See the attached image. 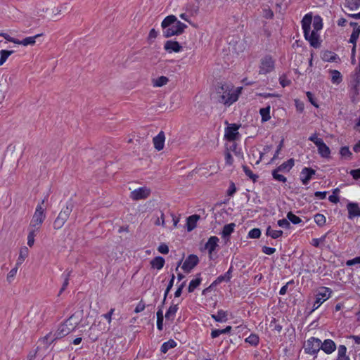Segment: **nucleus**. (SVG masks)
Returning a JSON list of instances; mask_svg holds the SVG:
<instances>
[{"instance_id":"5701e85b","label":"nucleus","mask_w":360,"mask_h":360,"mask_svg":"<svg viewBox=\"0 0 360 360\" xmlns=\"http://www.w3.org/2000/svg\"><path fill=\"white\" fill-rule=\"evenodd\" d=\"M236 227L235 223H230L229 224H226L222 229L221 231V237L223 238H228L231 236V234L234 231Z\"/></svg>"},{"instance_id":"0eeeda50","label":"nucleus","mask_w":360,"mask_h":360,"mask_svg":"<svg viewBox=\"0 0 360 360\" xmlns=\"http://www.w3.org/2000/svg\"><path fill=\"white\" fill-rule=\"evenodd\" d=\"M321 340L311 337L307 340L304 345V352L309 354H316L321 349Z\"/></svg>"},{"instance_id":"58836bf2","label":"nucleus","mask_w":360,"mask_h":360,"mask_svg":"<svg viewBox=\"0 0 360 360\" xmlns=\"http://www.w3.org/2000/svg\"><path fill=\"white\" fill-rule=\"evenodd\" d=\"M169 79L165 76H161L156 79H153V84L154 86L160 87L167 84Z\"/></svg>"},{"instance_id":"f03ea898","label":"nucleus","mask_w":360,"mask_h":360,"mask_svg":"<svg viewBox=\"0 0 360 360\" xmlns=\"http://www.w3.org/2000/svg\"><path fill=\"white\" fill-rule=\"evenodd\" d=\"M212 98L217 103L230 106L238 98V94L232 92V89L226 84H219L212 95Z\"/></svg>"},{"instance_id":"f257e3e1","label":"nucleus","mask_w":360,"mask_h":360,"mask_svg":"<svg viewBox=\"0 0 360 360\" xmlns=\"http://www.w3.org/2000/svg\"><path fill=\"white\" fill-rule=\"evenodd\" d=\"M163 36L169 38L174 35H179L184 32L187 25L178 20L176 16L170 15L167 16L162 22Z\"/></svg>"},{"instance_id":"603ef678","label":"nucleus","mask_w":360,"mask_h":360,"mask_svg":"<svg viewBox=\"0 0 360 360\" xmlns=\"http://www.w3.org/2000/svg\"><path fill=\"white\" fill-rule=\"evenodd\" d=\"M340 154L342 157H348L350 158L352 156V153L347 146H343L340 148Z\"/></svg>"},{"instance_id":"5fc2aeb1","label":"nucleus","mask_w":360,"mask_h":360,"mask_svg":"<svg viewBox=\"0 0 360 360\" xmlns=\"http://www.w3.org/2000/svg\"><path fill=\"white\" fill-rule=\"evenodd\" d=\"M309 140L312 141L316 146L323 141V139L318 138L316 134H314L309 137Z\"/></svg>"},{"instance_id":"052dcab7","label":"nucleus","mask_w":360,"mask_h":360,"mask_svg":"<svg viewBox=\"0 0 360 360\" xmlns=\"http://www.w3.org/2000/svg\"><path fill=\"white\" fill-rule=\"evenodd\" d=\"M165 215H164V213L162 212H160V218H159L158 217L156 221H155V224L156 226H160V225H162V226H165Z\"/></svg>"},{"instance_id":"7ed1b4c3","label":"nucleus","mask_w":360,"mask_h":360,"mask_svg":"<svg viewBox=\"0 0 360 360\" xmlns=\"http://www.w3.org/2000/svg\"><path fill=\"white\" fill-rule=\"evenodd\" d=\"M75 316H71L65 322L60 326L57 332L52 335L49 333L43 338V342H46L47 345H50L55 340L61 338L68 335L78 325V321H74Z\"/></svg>"},{"instance_id":"c85d7f7f","label":"nucleus","mask_w":360,"mask_h":360,"mask_svg":"<svg viewBox=\"0 0 360 360\" xmlns=\"http://www.w3.org/2000/svg\"><path fill=\"white\" fill-rule=\"evenodd\" d=\"M211 317L217 322H225L227 320V312L219 310L217 314H212Z\"/></svg>"},{"instance_id":"4be33fe9","label":"nucleus","mask_w":360,"mask_h":360,"mask_svg":"<svg viewBox=\"0 0 360 360\" xmlns=\"http://www.w3.org/2000/svg\"><path fill=\"white\" fill-rule=\"evenodd\" d=\"M295 160L293 158H290L286 162L281 164L276 169L277 171H280L281 172H288L294 166Z\"/></svg>"},{"instance_id":"f3484780","label":"nucleus","mask_w":360,"mask_h":360,"mask_svg":"<svg viewBox=\"0 0 360 360\" xmlns=\"http://www.w3.org/2000/svg\"><path fill=\"white\" fill-rule=\"evenodd\" d=\"M165 141V136L164 131H161L153 139L155 148L160 151L163 149Z\"/></svg>"},{"instance_id":"bb28decb","label":"nucleus","mask_w":360,"mask_h":360,"mask_svg":"<svg viewBox=\"0 0 360 360\" xmlns=\"http://www.w3.org/2000/svg\"><path fill=\"white\" fill-rule=\"evenodd\" d=\"M165 262V259L158 256L150 261V264L153 268L160 270L164 266Z\"/></svg>"},{"instance_id":"ea45409f","label":"nucleus","mask_w":360,"mask_h":360,"mask_svg":"<svg viewBox=\"0 0 360 360\" xmlns=\"http://www.w3.org/2000/svg\"><path fill=\"white\" fill-rule=\"evenodd\" d=\"M29 250L27 247H23L20 250L19 257L18 259L17 265L20 264L28 256Z\"/></svg>"},{"instance_id":"79ce46f5","label":"nucleus","mask_w":360,"mask_h":360,"mask_svg":"<svg viewBox=\"0 0 360 360\" xmlns=\"http://www.w3.org/2000/svg\"><path fill=\"white\" fill-rule=\"evenodd\" d=\"M313 27H314V30L316 32H318L322 29L323 22H322V19L320 16L316 15L314 17V22H313Z\"/></svg>"},{"instance_id":"2f4dec72","label":"nucleus","mask_w":360,"mask_h":360,"mask_svg":"<svg viewBox=\"0 0 360 360\" xmlns=\"http://www.w3.org/2000/svg\"><path fill=\"white\" fill-rule=\"evenodd\" d=\"M201 281L202 278H200V274H197L196 278L195 279L191 281L188 288V292H193L195 290V289L200 285Z\"/></svg>"},{"instance_id":"b1692460","label":"nucleus","mask_w":360,"mask_h":360,"mask_svg":"<svg viewBox=\"0 0 360 360\" xmlns=\"http://www.w3.org/2000/svg\"><path fill=\"white\" fill-rule=\"evenodd\" d=\"M318 152L322 158H329L330 154V150L328 146L323 141L317 146Z\"/></svg>"},{"instance_id":"338daca9","label":"nucleus","mask_w":360,"mask_h":360,"mask_svg":"<svg viewBox=\"0 0 360 360\" xmlns=\"http://www.w3.org/2000/svg\"><path fill=\"white\" fill-rule=\"evenodd\" d=\"M262 252L268 255H271L276 252V249L274 248L264 246L262 248Z\"/></svg>"},{"instance_id":"69168bd1","label":"nucleus","mask_w":360,"mask_h":360,"mask_svg":"<svg viewBox=\"0 0 360 360\" xmlns=\"http://www.w3.org/2000/svg\"><path fill=\"white\" fill-rule=\"evenodd\" d=\"M18 271V267L13 268L8 274L7 280L11 282V278H14Z\"/></svg>"},{"instance_id":"774afa93","label":"nucleus","mask_w":360,"mask_h":360,"mask_svg":"<svg viewBox=\"0 0 360 360\" xmlns=\"http://www.w3.org/2000/svg\"><path fill=\"white\" fill-rule=\"evenodd\" d=\"M349 173L354 179H360V169H352Z\"/></svg>"},{"instance_id":"393cba45","label":"nucleus","mask_w":360,"mask_h":360,"mask_svg":"<svg viewBox=\"0 0 360 360\" xmlns=\"http://www.w3.org/2000/svg\"><path fill=\"white\" fill-rule=\"evenodd\" d=\"M233 267L231 266L228 271L224 275H221L212 283V285H217L223 281L228 282L231 278V272Z\"/></svg>"},{"instance_id":"0e129e2a","label":"nucleus","mask_w":360,"mask_h":360,"mask_svg":"<svg viewBox=\"0 0 360 360\" xmlns=\"http://www.w3.org/2000/svg\"><path fill=\"white\" fill-rule=\"evenodd\" d=\"M236 192V187L233 182H231L229 188L227 191V195L232 196Z\"/></svg>"},{"instance_id":"f8f14e48","label":"nucleus","mask_w":360,"mask_h":360,"mask_svg":"<svg viewBox=\"0 0 360 360\" xmlns=\"http://www.w3.org/2000/svg\"><path fill=\"white\" fill-rule=\"evenodd\" d=\"M150 191L146 187H141L131 192L130 197L134 200H142L148 198Z\"/></svg>"},{"instance_id":"6ab92c4d","label":"nucleus","mask_w":360,"mask_h":360,"mask_svg":"<svg viewBox=\"0 0 360 360\" xmlns=\"http://www.w3.org/2000/svg\"><path fill=\"white\" fill-rule=\"evenodd\" d=\"M219 240L217 236H211L205 243V248L208 250L210 255L216 249Z\"/></svg>"},{"instance_id":"9d476101","label":"nucleus","mask_w":360,"mask_h":360,"mask_svg":"<svg viewBox=\"0 0 360 360\" xmlns=\"http://www.w3.org/2000/svg\"><path fill=\"white\" fill-rule=\"evenodd\" d=\"M199 262V259L195 255H190L184 261L181 268L183 270L189 273Z\"/></svg>"},{"instance_id":"4d7b16f0","label":"nucleus","mask_w":360,"mask_h":360,"mask_svg":"<svg viewBox=\"0 0 360 360\" xmlns=\"http://www.w3.org/2000/svg\"><path fill=\"white\" fill-rule=\"evenodd\" d=\"M278 225L281 227L285 228V229H289L290 226L288 219H282L278 220Z\"/></svg>"},{"instance_id":"6e6d98bb","label":"nucleus","mask_w":360,"mask_h":360,"mask_svg":"<svg viewBox=\"0 0 360 360\" xmlns=\"http://www.w3.org/2000/svg\"><path fill=\"white\" fill-rule=\"evenodd\" d=\"M326 237V235H324L323 236H322L320 238H313L311 244L313 246L318 248V247H319L320 243L323 242L325 240Z\"/></svg>"},{"instance_id":"423d86ee","label":"nucleus","mask_w":360,"mask_h":360,"mask_svg":"<svg viewBox=\"0 0 360 360\" xmlns=\"http://www.w3.org/2000/svg\"><path fill=\"white\" fill-rule=\"evenodd\" d=\"M46 218L44 209L42 207L41 204L37 206L36 210L33 214L32 219L30 224V229L34 231H39L41 224Z\"/></svg>"},{"instance_id":"c756f323","label":"nucleus","mask_w":360,"mask_h":360,"mask_svg":"<svg viewBox=\"0 0 360 360\" xmlns=\"http://www.w3.org/2000/svg\"><path fill=\"white\" fill-rule=\"evenodd\" d=\"M347 347L345 345H340L338 348V356L336 360H350L349 357L346 354Z\"/></svg>"},{"instance_id":"473e14b6","label":"nucleus","mask_w":360,"mask_h":360,"mask_svg":"<svg viewBox=\"0 0 360 360\" xmlns=\"http://www.w3.org/2000/svg\"><path fill=\"white\" fill-rule=\"evenodd\" d=\"M345 6L349 11H356L360 7V0H346Z\"/></svg>"},{"instance_id":"a878e982","label":"nucleus","mask_w":360,"mask_h":360,"mask_svg":"<svg viewBox=\"0 0 360 360\" xmlns=\"http://www.w3.org/2000/svg\"><path fill=\"white\" fill-rule=\"evenodd\" d=\"M178 309V304L171 305L165 314L166 320H170L172 321H174L175 314Z\"/></svg>"},{"instance_id":"39448f33","label":"nucleus","mask_w":360,"mask_h":360,"mask_svg":"<svg viewBox=\"0 0 360 360\" xmlns=\"http://www.w3.org/2000/svg\"><path fill=\"white\" fill-rule=\"evenodd\" d=\"M74 208V203L72 200H70L66 202L65 207L62 208L59 212L58 217L53 221V229L56 230L60 229L65 224L71 212Z\"/></svg>"},{"instance_id":"a211bd4d","label":"nucleus","mask_w":360,"mask_h":360,"mask_svg":"<svg viewBox=\"0 0 360 360\" xmlns=\"http://www.w3.org/2000/svg\"><path fill=\"white\" fill-rule=\"evenodd\" d=\"M200 217L198 214L189 216L186 219V229L188 231H193L197 226V222Z\"/></svg>"},{"instance_id":"8fccbe9b","label":"nucleus","mask_w":360,"mask_h":360,"mask_svg":"<svg viewBox=\"0 0 360 360\" xmlns=\"http://www.w3.org/2000/svg\"><path fill=\"white\" fill-rule=\"evenodd\" d=\"M338 58L337 54L330 51L325 52L323 57V60L330 62L335 61Z\"/></svg>"},{"instance_id":"c03bdc74","label":"nucleus","mask_w":360,"mask_h":360,"mask_svg":"<svg viewBox=\"0 0 360 360\" xmlns=\"http://www.w3.org/2000/svg\"><path fill=\"white\" fill-rule=\"evenodd\" d=\"M13 53V51L1 50L0 51V65H2L7 58Z\"/></svg>"},{"instance_id":"ddd939ff","label":"nucleus","mask_w":360,"mask_h":360,"mask_svg":"<svg viewBox=\"0 0 360 360\" xmlns=\"http://www.w3.org/2000/svg\"><path fill=\"white\" fill-rule=\"evenodd\" d=\"M316 171L311 167H304L300 173V179L303 185H307Z\"/></svg>"},{"instance_id":"2eb2a0df","label":"nucleus","mask_w":360,"mask_h":360,"mask_svg":"<svg viewBox=\"0 0 360 360\" xmlns=\"http://www.w3.org/2000/svg\"><path fill=\"white\" fill-rule=\"evenodd\" d=\"M348 219H352L356 217H360V207L356 202H349L347 205Z\"/></svg>"},{"instance_id":"de8ad7c7","label":"nucleus","mask_w":360,"mask_h":360,"mask_svg":"<svg viewBox=\"0 0 360 360\" xmlns=\"http://www.w3.org/2000/svg\"><path fill=\"white\" fill-rule=\"evenodd\" d=\"M287 218L288 219V221H290L293 224H298L302 221V219L294 214L292 212H289L287 214Z\"/></svg>"},{"instance_id":"4c0bfd02","label":"nucleus","mask_w":360,"mask_h":360,"mask_svg":"<svg viewBox=\"0 0 360 360\" xmlns=\"http://www.w3.org/2000/svg\"><path fill=\"white\" fill-rule=\"evenodd\" d=\"M266 236H271L274 239H276L283 235L281 230H273L271 226H268L266 232Z\"/></svg>"},{"instance_id":"864d4df0","label":"nucleus","mask_w":360,"mask_h":360,"mask_svg":"<svg viewBox=\"0 0 360 360\" xmlns=\"http://www.w3.org/2000/svg\"><path fill=\"white\" fill-rule=\"evenodd\" d=\"M70 276V272H68L65 275L64 281H63L62 288L60 290L59 294H61L66 289L67 286L68 285Z\"/></svg>"},{"instance_id":"dca6fc26","label":"nucleus","mask_w":360,"mask_h":360,"mask_svg":"<svg viewBox=\"0 0 360 360\" xmlns=\"http://www.w3.org/2000/svg\"><path fill=\"white\" fill-rule=\"evenodd\" d=\"M321 349L327 354H332L336 349L335 343L330 339L325 340L323 342L321 341Z\"/></svg>"},{"instance_id":"7c9ffc66","label":"nucleus","mask_w":360,"mask_h":360,"mask_svg":"<svg viewBox=\"0 0 360 360\" xmlns=\"http://www.w3.org/2000/svg\"><path fill=\"white\" fill-rule=\"evenodd\" d=\"M232 330V327L230 326H226L224 329H214L211 332L212 338H216L220 335L229 333Z\"/></svg>"},{"instance_id":"e433bc0d","label":"nucleus","mask_w":360,"mask_h":360,"mask_svg":"<svg viewBox=\"0 0 360 360\" xmlns=\"http://www.w3.org/2000/svg\"><path fill=\"white\" fill-rule=\"evenodd\" d=\"M360 35V27H356L353 29L349 42L353 45L356 44V41Z\"/></svg>"},{"instance_id":"20e7f679","label":"nucleus","mask_w":360,"mask_h":360,"mask_svg":"<svg viewBox=\"0 0 360 360\" xmlns=\"http://www.w3.org/2000/svg\"><path fill=\"white\" fill-rule=\"evenodd\" d=\"M311 20V14H306L302 20V27L305 39L309 41L311 46L314 48H318L320 46L319 34H317V32L314 30L310 32Z\"/></svg>"},{"instance_id":"aec40b11","label":"nucleus","mask_w":360,"mask_h":360,"mask_svg":"<svg viewBox=\"0 0 360 360\" xmlns=\"http://www.w3.org/2000/svg\"><path fill=\"white\" fill-rule=\"evenodd\" d=\"M200 0H189L186 4V11L190 12L191 15H196L200 7Z\"/></svg>"},{"instance_id":"37998d69","label":"nucleus","mask_w":360,"mask_h":360,"mask_svg":"<svg viewBox=\"0 0 360 360\" xmlns=\"http://www.w3.org/2000/svg\"><path fill=\"white\" fill-rule=\"evenodd\" d=\"M243 172H245V175L248 176L250 179H251L254 182H255L257 179L259 178L258 175L254 174L248 167L246 165L242 166Z\"/></svg>"},{"instance_id":"4468645a","label":"nucleus","mask_w":360,"mask_h":360,"mask_svg":"<svg viewBox=\"0 0 360 360\" xmlns=\"http://www.w3.org/2000/svg\"><path fill=\"white\" fill-rule=\"evenodd\" d=\"M164 49L169 53H179L182 50V46L176 41L168 40L165 43Z\"/></svg>"},{"instance_id":"bf43d9fd","label":"nucleus","mask_w":360,"mask_h":360,"mask_svg":"<svg viewBox=\"0 0 360 360\" xmlns=\"http://www.w3.org/2000/svg\"><path fill=\"white\" fill-rule=\"evenodd\" d=\"M279 82L283 87H285L290 84V81L288 79L285 75L280 77Z\"/></svg>"},{"instance_id":"13d9d810","label":"nucleus","mask_w":360,"mask_h":360,"mask_svg":"<svg viewBox=\"0 0 360 360\" xmlns=\"http://www.w3.org/2000/svg\"><path fill=\"white\" fill-rule=\"evenodd\" d=\"M0 36L3 37L5 39H6L8 41L13 42L16 44L17 43H18V39L11 37L7 33L1 32L0 33Z\"/></svg>"},{"instance_id":"72a5a7b5","label":"nucleus","mask_w":360,"mask_h":360,"mask_svg":"<svg viewBox=\"0 0 360 360\" xmlns=\"http://www.w3.org/2000/svg\"><path fill=\"white\" fill-rule=\"evenodd\" d=\"M176 346V342L174 340L170 339L167 342H165L162 344L160 348V351L165 354L169 349L174 348Z\"/></svg>"},{"instance_id":"f704fd0d","label":"nucleus","mask_w":360,"mask_h":360,"mask_svg":"<svg viewBox=\"0 0 360 360\" xmlns=\"http://www.w3.org/2000/svg\"><path fill=\"white\" fill-rule=\"evenodd\" d=\"M331 74V82L333 84H340L342 80V77L341 73L336 70H332L330 71Z\"/></svg>"},{"instance_id":"1a4fd4ad","label":"nucleus","mask_w":360,"mask_h":360,"mask_svg":"<svg viewBox=\"0 0 360 360\" xmlns=\"http://www.w3.org/2000/svg\"><path fill=\"white\" fill-rule=\"evenodd\" d=\"M274 69V61L271 56H266L261 60L259 67V74L266 75L271 72Z\"/></svg>"},{"instance_id":"09e8293b","label":"nucleus","mask_w":360,"mask_h":360,"mask_svg":"<svg viewBox=\"0 0 360 360\" xmlns=\"http://www.w3.org/2000/svg\"><path fill=\"white\" fill-rule=\"evenodd\" d=\"M38 231H34V229H30L29 233L27 236V245L30 247H32L34 243V237L36 236V232Z\"/></svg>"},{"instance_id":"a19ab883","label":"nucleus","mask_w":360,"mask_h":360,"mask_svg":"<svg viewBox=\"0 0 360 360\" xmlns=\"http://www.w3.org/2000/svg\"><path fill=\"white\" fill-rule=\"evenodd\" d=\"M314 219L316 224L320 227H322L326 224V217L322 214H316Z\"/></svg>"},{"instance_id":"412c9836","label":"nucleus","mask_w":360,"mask_h":360,"mask_svg":"<svg viewBox=\"0 0 360 360\" xmlns=\"http://www.w3.org/2000/svg\"><path fill=\"white\" fill-rule=\"evenodd\" d=\"M352 89L354 94H359L360 89V69L354 75V79L352 82Z\"/></svg>"},{"instance_id":"6e6552de","label":"nucleus","mask_w":360,"mask_h":360,"mask_svg":"<svg viewBox=\"0 0 360 360\" xmlns=\"http://www.w3.org/2000/svg\"><path fill=\"white\" fill-rule=\"evenodd\" d=\"M331 293L332 290L329 288H321L318 294L316 295V300L313 304L312 311L318 309L322 303L327 300L330 297Z\"/></svg>"},{"instance_id":"c9c22d12","label":"nucleus","mask_w":360,"mask_h":360,"mask_svg":"<svg viewBox=\"0 0 360 360\" xmlns=\"http://www.w3.org/2000/svg\"><path fill=\"white\" fill-rule=\"evenodd\" d=\"M259 113L262 116V122H267L271 119L270 116V106L262 108L259 110Z\"/></svg>"},{"instance_id":"9b49d317","label":"nucleus","mask_w":360,"mask_h":360,"mask_svg":"<svg viewBox=\"0 0 360 360\" xmlns=\"http://www.w3.org/2000/svg\"><path fill=\"white\" fill-rule=\"evenodd\" d=\"M238 129L239 126L236 124H232L228 126L225 129V138L229 141H233L238 139L239 137Z\"/></svg>"},{"instance_id":"cd10ccee","label":"nucleus","mask_w":360,"mask_h":360,"mask_svg":"<svg viewBox=\"0 0 360 360\" xmlns=\"http://www.w3.org/2000/svg\"><path fill=\"white\" fill-rule=\"evenodd\" d=\"M41 35L42 34H38L33 37H26L22 40H18V43H17V44L23 46L34 45L36 42V39Z\"/></svg>"},{"instance_id":"680f3d73","label":"nucleus","mask_w":360,"mask_h":360,"mask_svg":"<svg viewBox=\"0 0 360 360\" xmlns=\"http://www.w3.org/2000/svg\"><path fill=\"white\" fill-rule=\"evenodd\" d=\"M283 146V140H281L277 147V150H276V153H275L274 157L272 158L271 162H274L278 157V154H279L280 151L281 150Z\"/></svg>"},{"instance_id":"e2e57ef3","label":"nucleus","mask_w":360,"mask_h":360,"mask_svg":"<svg viewBox=\"0 0 360 360\" xmlns=\"http://www.w3.org/2000/svg\"><path fill=\"white\" fill-rule=\"evenodd\" d=\"M158 250L162 254H167L169 252V248L165 243H162L159 245Z\"/></svg>"},{"instance_id":"a18cd8bd","label":"nucleus","mask_w":360,"mask_h":360,"mask_svg":"<svg viewBox=\"0 0 360 360\" xmlns=\"http://www.w3.org/2000/svg\"><path fill=\"white\" fill-rule=\"evenodd\" d=\"M278 172H281L277 171V169H274L271 173L273 178L278 181L285 183L287 181L286 177H285L282 174H278Z\"/></svg>"},{"instance_id":"3c124183","label":"nucleus","mask_w":360,"mask_h":360,"mask_svg":"<svg viewBox=\"0 0 360 360\" xmlns=\"http://www.w3.org/2000/svg\"><path fill=\"white\" fill-rule=\"evenodd\" d=\"M261 236V231L259 229L255 228L251 229L248 233V236L250 238H259Z\"/></svg>"},{"instance_id":"49530a36","label":"nucleus","mask_w":360,"mask_h":360,"mask_svg":"<svg viewBox=\"0 0 360 360\" xmlns=\"http://www.w3.org/2000/svg\"><path fill=\"white\" fill-rule=\"evenodd\" d=\"M245 342L251 345L256 346L259 343V337L256 334H250L246 339Z\"/></svg>"}]
</instances>
